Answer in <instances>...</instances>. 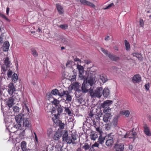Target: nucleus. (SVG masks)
Segmentation results:
<instances>
[{
    "label": "nucleus",
    "mask_w": 151,
    "mask_h": 151,
    "mask_svg": "<svg viewBox=\"0 0 151 151\" xmlns=\"http://www.w3.org/2000/svg\"><path fill=\"white\" fill-rule=\"evenodd\" d=\"M63 109L61 107H58L57 108V111L58 113L57 114L58 116V115H60V114L63 111Z\"/></svg>",
    "instance_id": "47"
},
{
    "label": "nucleus",
    "mask_w": 151,
    "mask_h": 151,
    "mask_svg": "<svg viewBox=\"0 0 151 151\" xmlns=\"http://www.w3.org/2000/svg\"><path fill=\"white\" fill-rule=\"evenodd\" d=\"M13 102V99L12 98H9L6 103L9 107L10 108L12 107L14 104Z\"/></svg>",
    "instance_id": "25"
},
{
    "label": "nucleus",
    "mask_w": 151,
    "mask_h": 151,
    "mask_svg": "<svg viewBox=\"0 0 151 151\" xmlns=\"http://www.w3.org/2000/svg\"><path fill=\"white\" fill-rule=\"evenodd\" d=\"M56 6L57 9L60 14H61L64 13V10L63 7L61 5L59 4H57Z\"/></svg>",
    "instance_id": "18"
},
{
    "label": "nucleus",
    "mask_w": 151,
    "mask_h": 151,
    "mask_svg": "<svg viewBox=\"0 0 151 151\" xmlns=\"http://www.w3.org/2000/svg\"><path fill=\"white\" fill-rule=\"evenodd\" d=\"M72 63V62L71 61H68L67 62L66 64V66L67 67H69L70 66L69 65L71 64Z\"/></svg>",
    "instance_id": "61"
},
{
    "label": "nucleus",
    "mask_w": 151,
    "mask_h": 151,
    "mask_svg": "<svg viewBox=\"0 0 151 151\" xmlns=\"http://www.w3.org/2000/svg\"><path fill=\"white\" fill-rule=\"evenodd\" d=\"M103 93L105 97H107L110 94L109 90L108 89L103 90Z\"/></svg>",
    "instance_id": "29"
},
{
    "label": "nucleus",
    "mask_w": 151,
    "mask_h": 151,
    "mask_svg": "<svg viewBox=\"0 0 151 151\" xmlns=\"http://www.w3.org/2000/svg\"><path fill=\"white\" fill-rule=\"evenodd\" d=\"M143 128H144V132L145 134L148 136H151V132L147 125L146 124H144Z\"/></svg>",
    "instance_id": "12"
},
{
    "label": "nucleus",
    "mask_w": 151,
    "mask_h": 151,
    "mask_svg": "<svg viewBox=\"0 0 151 151\" xmlns=\"http://www.w3.org/2000/svg\"><path fill=\"white\" fill-rule=\"evenodd\" d=\"M92 71L91 70V69L89 70V72H86V74L87 76V78L86 80L87 82L89 84L90 86H92L94 85L96 82V80L95 77H94V74L93 73L94 71H93V73H92Z\"/></svg>",
    "instance_id": "3"
},
{
    "label": "nucleus",
    "mask_w": 151,
    "mask_h": 151,
    "mask_svg": "<svg viewBox=\"0 0 151 151\" xmlns=\"http://www.w3.org/2000/svg\"><path fill=\"white\" fill-rule=\"evenodd\" d=\"M61 134L60 132H57L54 136L53 139L55 140H58L61 137Z\"/></svg>",
    "instance_id": "23"
},
{
    "label": "nucleus",
    "mask_w": 151,
    "mask_h": 151,
    "mask_svg": "<svg viewBox=\"0 0 151 151\" xmlns=\"http://www.w3.org/2000/svg\"><path fill=\"white\" fill-rule=\"evenodd\" d=\"M32 54L35 57H37L38 55V53L36 51L35 49L31 50Z\"/></svg>",
    "instance_id": "46"
},
{
    "label": "nucleus",
    "mask_w": 151,
    "mask_h": 151,
    "mask_svg": "<svg viewBox=\"0 0 151 151\" xmlns=\"http://www.w3.org/2000/svg\"><path fill=\"white\" fill-rule=\"evenodd\" d=\"M74 60L75 61H78L79 62H81V60L79 58H78L76 57L74 58Z\"/></svg>",
    "instance_id": "62"
},
{
    "label": "nucleus",
    "mask_w": 151,
    "mask_h": 151,
    "mask_svg": "<svg viewBox=\"0 0 151 151\" xmlns=\"http://www.w3.org/2000/svg\"><path fill=\"white\" fill-rule=\"evenodd\" d=\"M118 121V118L116 117H114L112 122V124H113L114 127H115L117 125Z\"/></svg>",
    "instance_id": "35"
},
{
    "label": "nucleus",
    "mask_w": 151,
    "mask_h": 151,
    "mask_svg": "<svg viewBox=\"0 0 151 151\" xmlns=\"http://www.w3.org/2000/svg\"><path fill=\"white\" fill-rule=\"evenodd\" d=\"M109 57L112 60L116 61L119 60V58L117 56L114 55H112L110 54L109 55Z\"/></svg>",
    "instance_id": "24"
},
{
    "label": "nucleus",
    "mask_w": 151,
    "mask_h": 151,
    "mask_svg": "<svg viewBox=\"0 0 151 151\" xmlns=\"http://www.w3.org/2000/svg\"><path fill=\"white\" fill-rule=\"evenodd\" d=\"M23 125L26 128H30L31 125L29 120L28 118H26L23 120Z\"/></svg>",
    "instance_id": "15"
},
{
    "label": "nucleus",
    "mask_w": 151,
    "mask_h": 151,
    "mask_svg": "<svg viewBox=\"0 0 151 151\" xmlns=\"http://www.w3.org/2000/svg\"><path fill=\"white\" fill-rule=\"evenodd\" d=\"M59 27L61 28L64 29H67L68 28V26L67 25H61L59 26Z\"/></svg>",
    "instance_id": "52"
},
{
    "label": "nucleus",
    "mask_w": 151,
    "mask_h": 151,
    "mask_svg": "<svg viewBox=\"0 0 151 151\" xmlns=\"http://www.w3.org/2000/svg\"><path fill=\"white\" fill-rule=\"evenodd\" d=\"M12 74V71L10 70H9L7 72V76L9 78H10L11 77V76Z\"/></svg>",
    "instance_id": "50"
},
{
    "label": "nucleus",
    "mask_w": 151,
    "mask_h": 151,
    "mask_svg": "<svg viewBox=\"0 0 151 151\" xmlns=\"http://www.w3.org/2000/svg\"><path fill=\"white\" fill-rule=\"evenodd\" d=\"M112 115L110 113L105 114L103 116V121L106 123H108L111 119Z\"/></svg>",
    "instance_id": "7"
},
{
    "label": "nucleus",
    "mask_w": 151,
    "mask_h": 151,
    "mask_svg": "<svg viewBox=\"0 0 151 151\" xmlns=\"http://www.w3.org/2000/svg\"><path fill=\"white\" fill-rule=\"evenodd\" d=\"M81 88L83 91L84 92H87L88 90L85 87V84L84 82H83L82 84V86L81 87Z\"/></svg>",
    "instance_id": "43"
},
{
    "label": "nucleus",
    "mask_w": 151,
    "mask_h": 151,
    "mask_svg": "<svg viewBox=\"0 0 151 151\" xmlns=\"http://www.w3.org/2000/svg\"><path fill=\"white\" fill-rule=\"evenodd\" d=\"M82 148L85 151H87V150L90 149L89 150H90L91 149L90 148V145L87 143H85L83 144V145L82 147Z\"/></svg>",
    "instance_id": "30"
},
{
    "label": "nucleus",
    "mask_w": 151,
    "mask_h": 151,
    "mask_svg": "<svg viewBox=\"0 0 151 151\" xmlns=\"http://www.w3.org/2000/svg\"><path fill=\"white\" fill-rule=\"evenodd\" d=\"M134 129H133L132 131H130L129 133H127L124 136V138L128 137L129 138H133L134 140L135 138V136L137 135V133L135 132H133Z\"/></svg>",
    "instance_id": "6"
},
{
    "label": "nucleus",
    "mask_w": 151,
    "mask_h": 151,
    "mask_svg": "<svg viewBox=\"0 0 151 151\" xmlns=\"http://www.w3.org/2000/svg\"><path fill=\"white\" fill-rule=\"evenodd\" d=\"M9 47V44L8 41L5 42L3 45V50L5 52L8 51Z\"/></svg>",
    "instance_id": "19"
},
{
    "label": "nucleus",
    "mask_w": 151,
    "mask_h": 151,
    "mask_svg": "<svg viewBox=\"0 0 151 151\" xmlns=\"http://www.w3.org/2000/svg\"><path fill=\"white\" fill-rule=\"evenodd\" d=\"M9 67L8 66H7L4 64L3 65L1 66V71H2V70H3L4 72H6L7 71V68Z\"/></svg>",
    "instance_id": "38"
},
{
    "label": "nucleus",
    "mask_w": 151,
    "mask_h": 151,
    "mask_svg": "<svg viewBox=\"0 0 151 151\" xmlns=\"http://www.w3.org/2000/svg\"><path fill=\"white\" fill-rule=\"evenodd\" d=\"M51 93L55 95H58L60 96L59 94H61V93H59V92L58 90V89H55L52 90L51 92Z\"/></svg>",
    "instance_id": "34"
},
{
    "label": "nucleus",
    "mask_w": 151,
    "mask_h": 151,
    "mask_svg": "<svg viewBox=\"0 0 151 151\" xmlns=\"http://www.w3.org/2000/svg\"><path fill=\"white\" fill-rule=\"evenodd\" d=\"M4 62V65L9 67L10 61L9 60V58L8 57H6L5 58Z\"/></svg>",
    "instance_id": "31"
},
{
    "label": "nucleus",
    "mask_w": 151,
    "mask_h": 151,
    "mask_svg": "<svg viewBox=\"0 0 151 151\" xmlns=\"http://www.w3.org/2000/svg\"><path fill=\"white\" fill-rule=\"evenodd\" d=\"M80 2L83 5L89 6L93 9L96 8V6L93 3L86 0H80Z\"/></svg>",
    "instance_id": "8"
},
{
    "label": "nucleus",
    "mask_w": 151,
    "mask_h": 151,
    "mask_svg": "<svg viewBox=\"0 0 151 151\" xmlns=\"http://www.w3.org/2000/svg\"><path fill=\"white\" fill-rule=\"evenodd\" d=\"M133 56L137 58L139 60L142 61V57L140 53L137 52H134L132 54Z\"/></svg>",
    "instance_id": "20"
},
{
    "label": "nucleus",
    "mask_w": 151,
    "mask_h": 151,
    "mask_svg": "<svg viewBox=\"0 0 151 151\" xmlns=\"http://www.w3.org/2000/svg\"><path fill=\"white\" fill-rule=\"evenodd\" d=\"M13 111L15 114L18 113L19 111V108L17 106H15L13 108Z\"/></svg>",
    "instance_id": "37"
},
{
    "label": "nucleus",
    "mask_w": 151,
    "mask_h": 151,
    "mask_svg": "<svg viewBox=\"0 0 151 151\" xmlns=\"http://www.w3.org/2000/svg\"><path fill=\"white\" fill-rule=\"evenodd\" d=\"M103 89L102 87H98L94 91H93L91 87L90 88V93L91 96L96 97L98 98H100L101 96L103 94Z\"/></svg>",
    "instance_id": "2"
},
{
    "label": "nucleus",
    "mask_w": 151,
    "mask_h": 151,
    "mask_svg": "<svg viewBox=\"0 0 151 151\" xmlns=\"http://www.w3.org/2000/svg\"><path fill=\"white\" fill-rule=\"evenodd\" d=\"M124 147V145L123 144H116L114 146V151H123Z\"/></svg>",
    "instance_id": "13"
},
{
    "label": "nucleus",
    "mask_w": 151,
    "mask_h": 151,
    "mask_svg": "<svg viewBox=\"0 0 151 151\" xmlns=\"http://www.w3.org/2000/svg\"><path fill=\"white\" fill-rule=\"evenodd\" d=\"M101 116H99V115H98L95 116V119H93V120L96 122H98L100 120V117Z\"/></svg>",
    "instance_id": "53"
},
{
    "label": "nucleus",
    "mask_w": 151,
    "mask_h": 151,
    "mask_svg": "<svg viewBox=\"0 0 151 151\" xmlns=\"http://www.w3.org/2000/svg\"><path fill=\"white\" fill-rule=\"evenodd\" d=\"M78 138V136L76 135H72L68 136V133L65 132L63 136V141H65L68 144H76L77 142L76 140Z\"/></svg>",
    "instance_id": "1"
},
{
    "label": "nucleus",
    "mask_w": 151,
    "mask_h": 151,
    "mask_svg": "<svg viewBox=\"0 0 151 151\" xmlns=\"http://www.w3.org/2000/svg\"><path fill=\"white\" fill-rule=\"evenodd\" d=\"M122 114L123 115H125L126 116L128 117L130 114V112L128 110L123 111H122Z\"/></svg>",
    "instance_id": "39"
},
{
    "label": "nucleus",
    "mask_w": 151,
    "mask_h": 151,
    "mask_svg": "<svg viewBox=\"0 0 151 151\" xmlns=\"http://www.w3.org/2000/svg\"><path fill=\"white\" fill-rule=\"evenodd\" d=\"M145 89L147 91L149 89L150 84L149 83L146 84L145 85Z\"/></svg>",
    "instance_id": "56"
},
{
    "label": "nucleus",
    "mask_w": 151,
    "mask_h": 151,
    "mask_svg": "<svg viewBox=\"0 0 151 151\" xmlns=\"http://www.w3.org/2000/svg\"><path fill=\"white\" fill-rule=\"evenodd\" d=\"M109 38L110 37L109 36H107L105 37V40L106 41H107L110 39Z\"/></svg>",
    "instance_id": "64"
},
{
    "label": "nucleus",
    "mask_w": 151,
    "mask_h": 151,
    "mask_svg": "<svg viewBox=\"0 0 151 151\" xmlns=\"http://www.w3.org/2000/svg\"><path fill=\"white\" fill-rule=\"evenodd\" d=\"M132 80L134 83L139 82L141 81V77L139 74L136 75L133 77Z\"/></svg>",
    "instance_id": "16"
},
{
    "label": "nucleus",
    "mask_w": 151,
    "mask_h": 151,
    "mask_svg": "<svg viewBox=\"0 0 151 151\" xmlns=\"http://www.w3.org/2000/svg\"><path fill=\"white\" fill-rule=\"evenodd\" d=\"M24 114L21 113L15 116V118L17 123H21L22 121L24 119Z\"/></svg>",
    "instance_id": "9"
},
{
    "label": "nucleus",
    "mask_w": 151,
    "mask_h": 151,
    "mask_svg": "<svg viewBox=\"0 0 151 151\" xmlns=\"http://www.w3.org/2000/svg\"><path fill=\"white\" fill-rule=\"evenodd\" d=\"M23 108L24 109H26L27 112H29V105L28 104V101H27L26 99H24V101H23Z\"/></svg>",
    "instance_id": "17"
},
{
    "label": "nucleus",
    "mask_w": 151,
    "mask_h": 151,
    "mask_svg": "<svg viewBox=\"0 0 151 151\" xmlns=\"http://www.w3.org/2000/svg\"><path fill=\"white\" fill-rule=\"evenodd\" d=\"M54 122L56 124L59 126V127L60 129H63L64 127V124L62 123L60 120H55Z\"/></svg>",
    "instance_id": "22"
},
{
    "label": "nucleus",
    "mask_w": 151,
    "mask_h": 151,
    "mask_svg": "<svg viewBox=\"0 0 151 151\" xmlns=\"http://www.w3.org/2000/svg\"><path fill=\"white\" fill-rule=\"evenodd\" d=\"M99 144L97 142H95L94 144L92 146V148L94 147H98L99 146Z\"/></svg>",
    "instance_id": "60"
},
{
    "label": "nucleus",
    "mask_w": 151,
    "mask_h": 151,
    "mask_svg": "<svg viewBox=\"0 0 151 151\" xmlns=\"http://www.w3.org/2000/svg\"><path fill=\"white\" fill-rule=\"evenodd\" d=\"M114 4L113 3H112L110 4H109L108 6H107L106 7L104 8V9L106 10L107 9H109L110 8V7H111L112 6H113Z\"/></svg>",
    "instance_id": "54"
},
{
    "label": "nucleus",
    "mask_w": 151,
    "mask_h": 151,
    "mask_svg": "<svg viewBox=\"0 0 151 151\" xmlns=\"http://www.w3.org/2000/svg\"><path fill=\"white\" fill-rule=\"evenodd\" d=\"M21 147L23 151H30V149H26V143L25 142L23 141L21 142Z\"/></svg>",
    "instance_id": "21"
},
{
    "label": "nucleus",
    "mask_w": 151,
    "mask_h": 151,
    "mask_svg": "<svg viewBox=\"0 0 151 151\" xmlns=\"http://www.w3.org/2000/svg\"><path fill=\"white\" fill-rule=\"evenodd\" d=\"M113 101L111 100H107L104 101L101 104V106L104 109L103 112L105 113L106 112H109L111 109L109 107L113 103Z\"/></svg>",
    "instance_id": "4"
},
{
    "label": "nucleus",
    "mask_w": 151,
    "mask_h": 151,
    "mask_svg": "<svg viewBox=\"0 0 151 151\" xmlns=\"http://www.w3.org/2000/svg\"><path fill=\"white\" fill-rule=\"evenodd\" d=\"M78 76H79V78L81 80H83L84 81L83 82H84L86 80L87 77L86 76L84 75V73H79V74L78 75Z\"/></svg>",
    "instance_id": "27"
},
{
    "label": "nucleus",
    "mask_w": 151,
    "mask_h": 151,
    "mask_svg": "<svg viewBox=\"0 0 151 151\" xmlns=\"http://www.w3.org/2000/svg\"><path fill=\"white\" fill-rule=\"evenodd\" d=\"M25 134V132L24 130H21L19 134L20 137H22L24 136Z\"/></svg>",
    "instance_id": "55"
},
{
    "label": "nucleus",
    "mask_w": 151,
    "mask_h": 151,
    "mask_svg": "<svg viewBox=\"0 0 151 151\" xmlns=\"http://www.w3.org/2000/svg\"><path fill=\"white\" fill-rule=\"evenodd\" d=\"M73 86L75 87H76V89H75L78 92H80L81 91L79 90L78 88L79 87V85L78 83H75Z\"/></svg>",
    "instance_id": "40"
},
{
    "label": "nucleus",
    "mask_w": 151,
    "mask_h": 151,
    "mask_svg": "<svg viewBox=\"0 0 151 151\" xmlns=\"http://www.w3.org/2000/svg\"><path fill=\"white\" fill-rule=\"evenodd\" d=\"M3 36L2 35H1V36H0V42L1 43H2L4 42V41L3 40V38H2V37Z\"/></svg>",
    "instance_id": "63"
},
{
    "label": "nucleus",
    "mask_w": 151,
    "mask_h": 151,
    "mask_svg": "<svg viewBox=\"0 0 151 151\" xmlns=\"http://www.w3.org/2000/svg\"><path fill=\"white\" fill-rule=\"evenodd\" d=\"M124 42L126 50L127 51L129 50L130 48V45L129 43L126 40H124Z\"/></svg>",
    "instance_id": "33"
},
{
    "label": "nucleus",
    "mask_w": 151,
    "mask_h": 151,
    "mask_svg": "<svg viewBox=\"0 0 151 151\" xmlns=\"http://www.w3.org/2000/svg\"><path fill=\"white\" fill-rule=\"evenodd\" d=\"M77 69H78L79 73H84V68L83 66L78 64H77Z\"/></svg>",
    "instance_id": "26"
},
{
    "label": "nucleus",
    "mask_w": 151,
    "mask_h": 151,
    "mask_svg": "<svg viewBox=\"0 0 151 151\" xmlns=\"http://www.w3.org/2000/svg\"><path fill=\"white\" fill-rule=\"evenodd\" d=\"M13 128L17 129V130L19 129L21 130V123H17L14 125Z\"/></svg>",
    "instance_id": "32"
},
{
    "label": "nucleus",
    "mask_w": 151,
    "mask_h": 151,
    "mask_svg": "<svg viewBox=\"0 0 151 151\" xmlns=\"http://www.w3.org/2000/svg\"><path fill=\"white\" fill-rule=\"evenodd\" d=\"M54 100L52 102V103L55 105H57L59 103V101L57 99H53Z\"/></svg>",
    "instance_id": "48"
},
{
    "label": "nucleus",
    "mask_w": 151,
    "mask_h": 151,
    "mask_svg": "<svg viewBox=\"0 0 151 151\" xmlns=\"http://www.w3.org/2000/svg\"><path fill=\"white\" fill-rule=\"evenodd\" d=\"M106 145L108 146H111L114 143V140L113 137L109 135L107 138H106Z\"/></svg>",
    "instance_id": "10"
},
{
    "label": "nucleus",
    "mask_w": 151,
    "mask_h": 151,
    "mask_svg": "<svg viewBox=\"0 0 151 151\" xmlns=\"http://www.w3.org/2000/svg\"><path fill=\"white\" fill-rule=\"evenodd\" d=\"M0 15L1 16V17H2V18H4L5 19H6L7 21H8L9 22H10V20L8 18H7L6 17V16L5 15H4V14H1V13H0Z\"/></svg>",
    "instance_id": "51"
},
{
    "label": "nucleus",
    "mask_w": 151,
    "mask_h": 151,
    "mask_svg": "<svg viewBox=\"0 0 151 151\" xmlns=\"http://www.w3.org/2000/svg\"><path fill=\"white\" fill-rule=\"evenodd\" d=\"M100 80H101L102 83H105L107 80L106 76L103 75H100L99 78V81Z\"/></svg>",
    "instance_id": "28"
},
{
    "label": "nucleus",
    "mask_w": 151,
    "mask_h": 151,
    "mask_svg": "<svg viewBox=\"0 0 151 151\" xmlns=\"http://www.w3.org/2000/svg\"><path fill=\"white\" fill-rule=\"evenodd\" d=\"M15 88L13 83H10L8 85V92L10 95L13 94V92L15 91Z\"/></svg>",
    "instance_id": "11"
},
{
    "label": "nucleus",
    "mask_w": 151,
    "mask_h": 151,
    "mask_svg": "<svg viewBox=\"0 0 151 151\" xmlns=\"http://www.w3.org/2000/svg\"><path fill=\"white\" fill-rule=\"evenodd\" d=\"M91 120H92V122H93V126L96 128V127H97V122H96L95 121V120L94 121L93 120V118L92 117V116H91Z\"/></svg>",
    "instance_id": "42"
},
{
    "label": "nucleus",
    "mask_w": 151,
    "mask_h": 151,
    "mask_svg": "<svg viewBox=\"0 0 151 151\" xmlns=\"http://www.w3.org/2000/svg\"><path fill=\"white\" fill-rule=\"evenodd\" d=\"M139 25L141 27H143L144 25V22L142 19H141L139 21Z\"/></svg>",
    "instance_id": "59"
},
{
    "label": "nucleus",
    "mask_w": 151,
    "mask_h": 151,
    "mask_svg": "<svg viewBox=\"0 0 151 151\" xmlns=\"http://www.w3.org/2000/svg\"><path fill=\"white\" fill-rule=\"evenodd\" d=\"M95 129L96 131L100 135H102L103 133V131L101 128L100 127H96Z\"/></svg>",
    "instance_id": "36"
},
{
    "label": "nucleus",
    "mask_w": 151,
    "mask_h": 151,
    "mask_svg": "<svg viewBox=\"0 0 151 151\" xmlns=\"http://www.w3.org/2000/svg\"><path fill=\"white\" fill-rule=\"evenodd\" d=\"M101 50L106 55L108 56H109V55H110V54L108 52V51H107L106 50H105L104 49L101 48Z\"/></svg>",
    "instance_id": "44"
},
{
    "label": "nucleus",
    "mask_w": 151,
    "mask_h": 151,
    "mask_svg": "<svg viewBox=\"0 0 151 151\" xmlns=\"http://www.w3.org/2000/svg\"><path fill=\"white\" fill-rule=\"evenodd\" d=\"M104 139H105L104 137H101V135H100L99 137L98 140L99 143L102 144L104 142Z\"/></svg>",
    "instance_id": "41"
},
{
    "label": "nucleus",
    "mask_w": 151,
    "mask_h": 151,
    "mask_svg": "<svg viewBox=\"0 0 151 151\" xmlns=\"http://www.w3.org/2000/svg\"><path fill=\"white\" fill-rule=\"evenodd\" d=\"M61 144V142L59 143V144H58L55 146V148H58V149H61L63 147V146H62L61 145L60 146V145Z\"/></svg>",
    "instance_id": "57"
},
{
    "label": "nucleus",
    "mask_w": 151,
    "mask_h": 151,
    "mask_svg": "<svg viewBox=\"0 0 151 151\" xmlns=\"http://www.w3.org/2000/svg\"><path fill=\"white\" fill-rule=\"evenodd\" d=\"M90 137L91 140L94 141L97 138L98 136L95 132L91 131L90 133Z\"/></svg>",
    "instance_id": "14"
},
{
    "label": "nucleus",
    "mask_w": 151,
    "mask_h": 151,
    "mask_svg": "<svg viewBox=\"0 0 151 151\" xmlns=\"http://www.w3.org/2000/svg\"><path fill=\"white\" fill-rule=\"evenodd\" d=\"M12 78L14 81H17L18 79L17 74L15 73L12 76Z\"/></svg>",
    "instance_id": "45"
},
{
    "label": "nucleus",
    "mask_w": 151,
    "mask_h": 151,
    "mask_svg": "<svg viewBox=\"0 0 151 151\" xmlns=\"http://www.w3.org/2000/svg\"><path fill=\"white\" fill-rule=\"evenodd\" d=\"M65 111L68 114H70L71 113V112L68 107H65Z\"/></svg>",
    "instance_id": "49"
},
{
    "label": "nucleus",
    "mask_w": 151,
    "mask_h": 151,
    "mask_svg": "<svg viewBox=\"0 0 151 151\" xmlns=\"http://www.w3.org/2000/svg\"><path fill=\"white\" fill-rule=\"evenodd\" d=\"M60 96L61 97H63V99L65 101H71L72 97L69 94L68 91H63V93L59 94Z\"/></svg>",
    "instance_id": "5"
},
{
    "label": "nucleus",
    "mask_w": 151,
    "mask_h": 151,
    "mask_svg": "<svg viewBox=\"0 0 151 151\" xmlns=\"http://www.w3.org/2000/svg\"><path fill=\"white\" fill-rule=\"evenodd\" d=\"M62 42L65 44L67 45L68 43L67 40L65 38H63L62 39Z\"/></svg>",
    "instance_id": "58"
}]
</instances>
